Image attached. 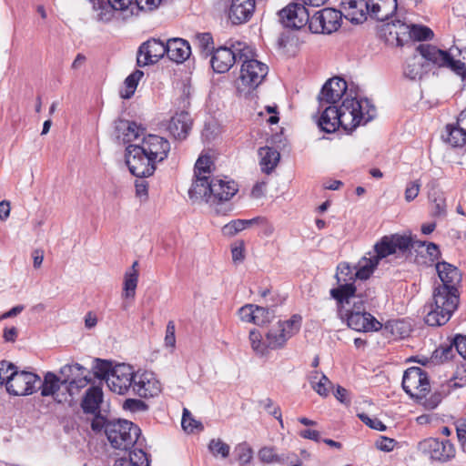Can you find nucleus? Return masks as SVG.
<instances>
[{
	"label": "nucleus",
	"instance_id": "nucleus-11",
	"mask_svg": "<svg viewBox=\"0 0 466 466\" xmlns=\"http://www.w3.org/2000/svg\"><path fill=\"white\" fill-rule=\"evenodd\" d=\"M95 18L98 22L108 23L116 15L124 16L131 14L130 0H89Z\"/></svg>",
	"mask_w": 466,
	"mask_h": 466
},
{
	"label": "nucleus",
	"instance_id": "nucleus-4",
	"mask_svg": "<svg viewBox=\"0 0 466 466\" xmlns=\"http://www.w3.org/2000/svg\"><path fill=\"white\" fill-rule=\"evenodd\" d=\"M374 292L370 289L360 291L351 298L352 308L345 313L347 325L358 332H373L382 328V324L370 312L367 306L371 304Z\"/></svg>",
	"mask_w": 466,
	"mask_h": 466
},
{
	"label": "nucleus",
	"instance_id": "nucleus-17",
	"mask_svg": "<svg viewBox=\"0 0 466 466\" xmlns=\"http://www.w3.org/2000/svg\"><path fill=\"white\" fill-rule=\"evenodd\" d=\"M303 3H291L279 12L282 25L289 29H300L310 24V15Z\"/></svg>",
	"mask_w": 466,
	"mask_h": 466
},
{
	"label": "nucleus",
	"instance_id": "nucleus-21",
	"mask_svg": "<svg viewBox=\"0 0 466 466\" xmlns=\"http://www.w3.org/2000/svg\"><path fill=\"white\" fill-rule=\"evenodd\" d=\"M161 385L155 374L150 371H136L132 393L141 398H149L157 395Z\"/></svg>",
	"mask_w": 466,
	"mask_h": 466
},
{
	"label": "nucleus",
	"instance_id": "nucleus-44",
	"mask_svg": "<svg viewBox=\"0 0 466 466\" xmlns=\"http://www.w3.org/2000/svg\"><path fill=\"white\" fill-rule=\"evenodd\" d=\"M138 283V276L136 274H124L122 297L125 299H135Z\"/></svg>",
	"mask_w": 466,
	"mask_h": 466
},
{
	"label": "nucleus",
	"instance_id": "nucleus-64",
	"mask_svg": "<svg viewBox=\"0 0 466 466\" xmlns=\"http://www.w3.org/2000/svg\"><path fill=\"white\" fill-rule=\"evenodd\" d=\"M258 458L261 461L271 463L278 461V456L272 447H263L258 451Z\"/></svg>",
	"mask_w": 466,
	"mask_h": 466
},
{
	"label": "nucleus",
	"instance_id": "nucleus-60",
	"mask_svg": "<svg viewBox=\"0 0 466 466\" xmlns=\"http://www.w3.org/2000/svg\"><path fill=\"white\" fill-rule=\"evenodd\" d=\"M176 328L173 321H168L166 328L165 346L173 350L176 346Z\"/></svg>",
	"mask_w": 466,
	"mask_h": 466
},
{
	"label": "nucleus",
	"instance_id": "nucleus-50",
	"mask_svg": "<svg viewBox=\"0 0 466 466\" xmlns=\"http://www.w3.org/2000/svg\"><path fill=\"white\" fill-rule=\"evenodd\" d=\"M181 426L187 432H193L195 430L201 431L204 426L200 421L196 420L187 409H184L181 420Z\"/></svg>",
	"mask_w": 466,
	"mask_h": 466
},
{
	"label": "nucleus",
	"instance_id": "nucleus-34",
	"mask_svg": "<svg viewBox=\"0 0 466 466\" xmlns=\"http://www.w3.org/2000/svg\"><path fill=\"white\" fill-rule=\"evenodd\" d=\"M210 193L211 180L207 176L196 175V180L188 190L189 198L195 201L203 200L210 204Z\"/></svg>",
	"mask_w": 466,
	"mask_h": 466
},
{
	"label": "nucleus",
	"instance_id": "nucleus-41",
	"mask_svg": "<svg viewBox=\"0 0 466 466\" xmlns=\"http://www.w3.org/2000/svg\"><path fill=\"white\" fill-rule=\"evenodd\" d=\"M257 221L258 219H255V218L251 219H234L223 227L222 232L225 236L233 237L238 232L255 226Z\"/></svg>",
	"mask_w": 466,
	"mask_h": 466
},
{
	"label": "nucleus",
	"instance_id": "nucleus-39",
	"mask_svg": "<svg viewBox=\"0 0 466 466\" xmlns=\"http://www.w3.org/2000/svg\"><path fill=\"white\" fill-rule=\"evenodd\" d=\"M446 131V141L452 147H461L466 144V129L461 126L448 125Z\"/></svg>",
	"mask_w": 466,
	"mask_h": 466
},
{
	"label": "nucleus",
	"instance_id": "nucleus-57",
	"mask_svg": "<svg viewBox=\"0 0 466 466\" xmlns=\"http://www.w3.org/2000/svg\"><path fill=\"white\" fill-rule=\"evenodd\" d=\"M420 186L421 184L419 179L410 181L409 183H407L404 193L405 200L407 202H411L418 197Z\"/></svg>",
	"mask_w": 466,
	"mask_h": 466
},
{
	"label": "nucleus",
	"instance_id": "nucleus-1",
	"mask_svg": "<svg viewBox=\"0 0 466 466\" xmlns=\"http://www.w3.org/2000/svg\"><path fill=\"white\" fill-rule=\"evenodd\" d=\"M375 116L376 108L369 99L346 97L339 107L327 106L318 119V126L326 133H333L340 127L349 132L371 121Z\"/></svg>",
	"mask_w": 466,
	"mask_h": 466
},
{
	"label": "nucleus",
	"instance_id": "nucleus-27",
	"mask_svg": "<svg viewBox=\"0 0 466 466\" xmlns=\"http://www.w3.org/2000/svg\"><path fill=\"white\" fill-rule=\"evenodd\" d=\"M192 126V119L187 111L176 113L169 120L167 130L176 139H185Z\"/></svg>",
	"mask_w": 466,
	"mask_h": 466
},
{
	"label": "nucleus",
	"instance_id": "nucleus-46",
	"mask_svg": "<svg viewBox=\"0 0 466 466\" xmlns=\"http://www.w3.org/2000/svg\"><path fill=\"white\" fill-rule=\"evenodd\" d=\"M450 388H462L466 386V360L458 363L452 378L449 381Z\"/></svg>",
	"mask_w": 466,
	"mask_h": 466
},
{
	"label": "nucleus",
	"instance_id": "nucleus-25",
	"mask_svg": "<svg viewBox=\"0 0 466 466\" xmlns=\"http://www.w3.org/2000/svg\"><path fill=\"white\" fill-rule=\"evenodd\" d=\"M238 185L233 180L213 177L211 179L210 204L228 201L238 192Z\"/></svg>",
	"mask_w": 466,
	"mask_h": 466
},
{
	"label": "nucleus",
	"instance_id": "nucleus-56",
	"mask_svg": "<svg viewBox=\"0 0 466 466\" xmlns=\"http://www.w3.org/2000/svg\"><path fill=\"white\" fill-rule=\"evenodd\" d=\"M331 381L325 374H321L319 380L316 384H313V390L320 396L326 397L329 393L331 388Z\"/></svg>",
	"mask_w": 466,
	"mask_h": 466
},
{
	"label": "nucleus",
	"instance_id": "nucleus-43",
	"mask_svg": "<svg viewBox=\"0 0 466 466\" xmlns=\"http://www.w3.org/2000/svg\"><path fill=\"white\" fill-rule=\"evenodd\" d=\"M92 370L96 378L105 380L107 383V378L112 374L114 366L109 360L95 359Z\"/></svg>",
	"mask_w": 466,
	"mask_h": 466
},
{
	"label": "nucleus",
	"instance_id": "nucleus-63",
	"mask_svg": "<svg viewBox=\"0 0 466 466\" xmlns=\"http://www.w3.org/2000/svg\"><path fill=\"white\" fill-rule=\"evenodd\" d=\"M396 444L397 441L394 439H390L385 436L380 437V439H378L375 443L377 449L386 452L391 451Z\"/></svg>",
	"mask_w": 466,
	"mask_h": 466
},
{
	"label": "nucleus",
	"instance_id": "nucleus-2",
	"mask_svg": "<svg viewBox=\"0 0 466 466\" xmlns=\"http://www.w3.org/2000/svg\"><path fill=\"white\" fill-rule=\"evenodd\" d=\"M126 151V163L130 172L144 178L152 176L157 164L167 157L170 143L163 137L149 134L139 144L128 145Z\"/></svg>",
	"mask_w": 466,
	"mask_h": 466
},
{
	"label": "nucleus",
	"instance_id": "nucleus-12",
	"mask_svg": "<svg viewBox=\"0 0 466 466\" xmlns=\"http://www.w3.org/2000/svg\"><path fill=\"white\" fill-rule=\"evenodd\" d=\"M342 12L333 8H323L310 18L309 30L315 34H331L341 25Z\"/></svg>",
	"mask_w": 466,
	"mask_h": 466
},
{
	"label": "nucleus",
	"instance_id": "nucleus-61",
	"mask_svg": "<svg viewBox=\"0 0 466 466\" xmlns=\"http://www.w3.org/2000/svg\"><path fill=\"white\" fill-rule=\"evenodd\" d=\"M255 219H258L255 226H258L260 228L263 236L270 237L274 233L275 228L273 224L270 223L266 218L256 217Z\"/></svg>",
	"mask_w": 466,
	"mask_h": 466
},
{
	"label": "nucleus",
	"instance_id": "nucleus-23",
	"mask_svg": "<svg viewBox=\"0 0 466 466\" xmlns=\"http://www.w3.org/2000/svg\"><path fill=\"white\" fill-rule=\"evenodd\" d=\"M342 15L353 24H361L370 16V0H342Z\"/></svg>",
	"mask_w": 466,
	"mask_h": 466
},
{
	"label": "nucleus",
	"instance_id": "nucleus-58",
	"mask_svg": "<svg viewBox=\"0 0 466 466\" xmlns=\"http://www.w3.org/2000/svg\"><path fill=\"white\" fill-rule=\"evenodd\" d=\"M396 26V19L391 20L390 22H387L381 26V33L384 35L386 41L391 45H396V41L394 38V33L397 32L395 29Z\"/></svg>",
	"mask_w": 466,
	"mask_h": 466
},
{
	"label": "nucleus",
	"instance_id": "nucleus-5",
	"mask_svg": "<svg viewBox=\"0 0 466 466\" xmlns=\"http://www.w3.org/2000/svg\"><path fill=\"white\" fill-rule=\"evenodd\" d=\"M459 304L458 289L436 287L433 291V305L424 319L429 326L437 327L447 323Z\"/></svg>",
	"mask_w": 466,
	"mask_h": 466
},
{
	"label": "nucleus",
	"instance_id": "nucleus-29",
	"mask_svg": "<svg viewBox=\"0 0 466 466\" xmlns=\"http://www.w3.org/2000/svg\"><path fill=\"white\" fill-rule=\"evenodd\" d=\"M436 270L441 281V284L439 285L440 287L457 289V285L461 280V275L456 267L443 261L437 263Z\"/></svg>",
	"mask_w": 466,
	"mask_h": 466
},
{
	"label": "nucleus",
	"instance_id": "nucleus-32",
	"mask_svg": "<svg viewBox=\"0 0 466 466\" xmlns=\"http://www.w3.org/2000/svg\"><path fill=\"white\" fill-rule=\"evenodd\" d=\"M103 390L98 386H92L86 391L81 408L86 414H96L100 412V406L103 402Z\"/></svg>",
	"mask_w": 466,
	"mask_h": 466
},
{
	"label": "nucleus",
	"instance_id": "nucleus-14",
	"mask_svg": "<svg viewBox=\"0 0 466 466\" xmlns=\"http://www.w3.org/2000/svg\"><path fill=\"white\" fill-rule=\"evenodd\" d=\"M402 388L411 398H421L430 391L427 373L420 367L407 369L402 378Z\"/></svg>",
	"mask_w": 466,
	"mask_h": 466
},
{
	"label": "nucleus",
	"instance_id": "nucleus-48",
	"mask_svg": "<svg viewBox=\"0 0 466 466\" xmlns=\"http://www.w3.org/2000/svg\"><path fill=\"white\" fill-rule=\"evenodd\" d=\"M434 36L433 31L422 25H410V39L417 41L431 40Z\"/></svg>",
	"mask_w": 466,
	"mask_h": 466
},
{
	"label": "nucleus",
	"instance_id": "nucleus-20",
	"mask_svg": "<svg viewBox=\"0 0 466 466\" xmlns=\"http://www.w3.org/2000/svg\"><path fill=\"white\" fill-rule=\"evenodd\" d=\"M347 82L340 77H332L329 79L322 86L319 96V110L326 107V105L334 106L346 94Z\"/></svg>",
	"mask_w": 466,
	"mask_h": 466
},
{
	"label": "nucleus",
	"instance_id": "nucleus-47",
	"mask_svg": "<svg viewBox=\"0 0 466 466\" xmlns=\"http://www.w3.org/2000/svg\"><path fill=\"white\" fill-rule=\"evenodd\" d=\"M213 44V37L210 33H200L196 35V45L206 56L215 51Z\"/></svg>",
	"mask_w": 466,
	"mask_h": 466
},
{
	"label": "nucleus",
	"instance_id": "nucleus-53",
	"mask_svg": "<svg viewBox=\"0 0 466 466\" xmlns=\"http://www.w3.org/2000/svg\"><path fill=\"white\" fill-rule=\"evenodd\" d=\"M236 452L238 454V460L241 464H248L253 458V450L247 442H241L237 445Z\"/></svg>",
	"mask_w": 466,
	"mask_h": 466
},
{
	"label": "nucleus",
	"instance_id": "nucleus-28",
	"mask_svg": "<svg viewBox=\"0 0 466 466\" xmlns=\"http://www.w3.org/2000/svg\"><path fill=\"white\" fill-rule=\"evenodd\" d=\"M370 16L381 22L391 19L397 13V0H370Z\"/></svg>",
	"mask_w": 466,
	"mask_h": 466
},
{
	"label": "nucleus",
	"instance_id": "nucleus-6",
	"mask_svg": "<svg viewBox=\"0 0 466 466\" xmlns=\"http://www.w3.org/2000/svg\"><path fill=\"white\" fill-rule=\"evenodd\" d=\"M354 273L355 268L350 267L347 262L339 263L337 267L335 277L338 288L330 290V296L341 306L350 304L351 298H355L360 291H362L360 288L355 285L357 279Z\"/></svg>",
	"mask_w": 466,
	"mask_h": 466
},
{
	"label": "nucleus",
	"instance_id": "nucleus-36",
	"mask_svg": "<svg viewBox=\"0 0 466 466\" xmlns=\"http://www.w3.org/2000/svg\"><path fill=\"white\" fill-rule=\"evenodd\" d=\"M259 165L264 173L269 174L278 165L280 154L274 147H262L258 149Z\"/></svg>",
	"mask_w": 466,
	"mask_h": 466
},
{
	"label": "nucleus",
	"instance_id": "nucleus-59",
	"mask_svg": "<svg viewBox=\"0 0 466 466\" xmlns=\"http://www.w3.org/2000/svg\"><path fill=\"white\" fill-rule=\"evenodd\" d=\"M360 420L371 429L383 431L386 430V426L377 418H370L365 413L359 414Z\"/></svg>",
	"mask_w": 466,
	"mask_h": 466
},
{
	"label": "nucleus",
	"instance_id": "nucleus-15",
	"mask_svg": "<svg viewBox=\"0 0 466 466\" xmlns=\"http://www.w3.org/2000/svg\"><path fill=\"white\" fill-rule=\"evenodd\" d=\"M255 53L251 47V56L243 57L240 69V80L243 85L251 89L261 84L268 74V66L254 58Z\"/></svg>",
	"mask_w": 466,
	"mask_h": 466
},
{
	"label": "nucleus",
	"instance_id": "nucleus-45",
	"mask_svg": "<svg viewBox=\"0 0 466 466\" xmlns=\"http://www.w3.org/2000/svg\"><path fill=\"white\" fill-rule=\"evenodd\" d=\"M249 341L252 350L258 355H265L268 351L267 339H262V335L257 329H251L249 331Z\"/></svg>",
	"mask_w": 466,
	"mask_h": 466
},
{
	"label": "nucleus",
	"instance_id": "nucleus-13",
	"mask_svg": "<svg viewBox=\"0 0 466 466\" xmlns=\"http://www.w3.org/2000/svg\"><path fill=\"white\" fill-rule=\"evenodd\" d=\"M59 373L62 383L66 385V390L71 397L87 386L91 380L88 370L79 363L66 364L60 369Z\"/></svg>",
	"mask_w": 466,
	"mask_h": 466
},
{
	"label": "nucleus",
	"instance_id": "nucleus-26",
	"mask_svg": "<svg viewBox=\"0 0 466 466\" xmlns=\"http://www.w3.org/2000/svg\"><path fill=\"white\" fill-rule=\"evenodd\" d=\"M256 0H231L228 8V18L234 25L248 22L255 10Z\"/></svg>",
	"mask_w": 466,
	"mask_h": 466
},
{
	"label": "nucleus",
	"instance_id": "nucleus-33",
	"mask_svg": "<svg viewBox=\"0 0 466 466\" xmlns=\"http://www.w3.org/2000/svg\"><path fill=\"white\" fill-rule=\"evenodd\" d=\"M141 131L135 122L124 119H118L115 122L116 137L124 144L137 139Z\"/></svg>",
	"mask_w": 466,
	"mask_h": 466
},
{
	"label": "nucleus",
	"instance_id": "nucleus-52",
	"mask_svg": "<svg viewBox=\"0 0 466 466\" xmlns=\"http://www.w3.org/2000/svg\"><path fill=\"white\" fill-rule=\"evenodd\" d=\"M428 394H423V397L416 398L415 400L425 409L433 410L441 403L442 396L439 392L431 393L429 397Z\"/></svg>",
	"mask_w": 466,
	"mask_h": 466
},
{
	"label": "nucleus",
	"instance_id": "nucleus-37",
	"mask_svg": "<svg viewBox=\"0 0 466 466\" xmlns=\"http://www.w3.org/2000/svg\"><path fill=\"white\" fill-rule=\"evenodd\" d=\"M114 466H149L147 453L141 449L129 451L128 458L122 457L115 461Z\"/></svg>",
	"mask_w": 466,
	"mask_h": 466
},
{
	"label": "nucleus",
	"instance_id": "nucleus-55",
	"mask_svg": "<svg viewBox=\"0 0 466 466\" xmlns=\"http://www.w3.org/2000/svg\"><path fill=\"white\" fill-rule=\"evenodd\" d=\"M211 158L208 156H200L195 164V175L206 176L210 172Z\"/></svg>",
	"mask_w": 466,
	"mask_h": 466
},
{
	"label": "nucleus",
	"instance_id": "nucleus-42",
	"mask_svg": "<svg viewBox=\"0 0 466 466\" xmlns=\"http://www.w3.org/2000/svg\"><path fill=\"white\" fill-rule=\"evenodd\" d=\"M161 0H130L131 14L127 16L123 15H116L114 19L127 20L131 17L138 9L141 10H153L158 6Z\"/></svg>",
	"mask_w": 466,
	"mask_h": 466
},
{
	"label": "nucleus",
	"instance_id": "nucleus-40",
	"mask_svg": "<svg viewBox=\"0 0 466 466\" xmlns=\"http://www.w3.org/2000/svg\"><path fill=\"white\" fill-rule=\"evenodd\" d=\"M379 261L372 256L369 258H363L357 266H355V277L358 279L365 280L370 278L373 270L378 266Z\"/></svg>",
	"mask_w": 466,
	"mask_h": 466
},
{
	"label": "nucleus",
	"instance_id": "nucleus-35",
	"mask_svg": "<svg viewBox=\"0 0 466 466\" xmlns=\"http://www.w3.org/2000/svg\"><path fill=\"white\" fill-rule=\"evenodd\" d=\"M420 57L417 56H413L407 59L404 69H403V75L405 77L410 79V80H420L423 76L424 74H426L429 69V64H425L422 59L427 61L420 54Z\"/></svg>",
	"mask_w": 466,
	"mask_h": 466
},
{
	"label": "nucleus",
	"instance_id": "nucleus-62",
	"mask_svg": "<svg viewBox=\"0 0 466 466\" xmlns=\"http://www.w3.org/2000/svg\"><path fill=\"white\" fill-rule=\"evenodd\" d=\"M255 306L248 304L238 309V316L242 321L254 323Z\"/></svg>",
	"mask_w": 466,
	"mask_h": 466
},
{
	"label": "nucleus",
	"instance_id": "nucleus-8",
	"mask_svg": "<svg viewBox=\"0 0 466 466\" xmlns=\"http://www.w3.org/2000/svg\"><path fill=\"white\" fill-rule=\"evenodd\" d=\"M211 66L216 73L228 72L234 63L240 62L243 57L251 56V47L245 43L238 42L232 47L220 46L212 54Z\"/></svg>",
	"mask_w": 466,
	"mask_h": 466
},
{
	"label": "nucleus",
	"instance_id": "nucleus-22",
	"mask_svg": "<svg viewBox=\"0 0 466 466\" xmlns=\"http://www.w3.org/2000/svg\"><path fill=\"white\" fill-rule=\"evenodd\" d=\"M165 55H167V43L153 38L140 46L137 63L139 66H145L157 63Z\"/></svg>",
	"mask_w": 466,
	"mask_h": 466
},
{
	"label": "nucleus",
	"instance_id": "nucleus-19",
	"mask_svg": "<svg viewBox=\"0 0 466 466\" xmlns=\"http://www.w3.org/2000/svg\"><path fill=\"white\" fill-rule=\"evenodd\" d=\"M411 247L410 238L398 234L384 236L374 245L375 255L373 256L378 261L395 254L398 251L404 252Z\"/></svg>",
	"mask_w": 466,
	"mask_h": 466
},
{
	"label": "nucleus",
	"instance_id": "nucleus-10",
	"mask_svg": "<svg viewBox=\"0 0 466 466\" xmlns=\"http://www.w3.org/2000/svg\"><path fill=\"white\" fill-rule=\"evenodd\" d=\"M40 385V377L30 371L14 369L6 381V390L14 396H27L35 393Z\"/></svg>",
	"mask_w": 466,
	"mask_h": 466
},
{
	"label": "nucleus",
	"instance_id": "nucleus-49",
	"mask_svg": "<svg viewBox=\"0 0 466 466\" xmlns=\"http://www.w3.org/2000/svg\"><path fill=\"white\" fill-rule=\"evenodd\" d=\"M396 26L397 27H395V29H397V32H393L396 46H402L404 42L410 39V25H408L400 19H396Z\"/></svg>",
	"mask_w": 466,
	"mask_h": 466
},
{
	"label": "nucleus",
	"instance_id": "nucleus-9",
	"mask_svg": "<svg viewBox=\"0 0 466 466\" xmlns=\"http://www.w3.org/2000/svg\"><path fill=\"white\" fill-rule=\"evenodd\" d=\"M301 326V317L298 314L287 320H279L265 333L268 350L282 349L287 341L297 334Z\"/></svg>",
	"mask_w": 466,
	"mask_h": 466
},
{
	"label": "nucleus",
	"instance_id": "nucleus-16",
	"mask_svg": "<svg viewBox=\"0 0 466 466\" xmlns=\"http://www.w3.org/2000/svg\"><path fill=\"white\" fill-rule=\"evenodd\" d=\"M135 370L125 363L116 364L112 374L107 378V386L111 391L119 395L132 392Z\"/></svg>",
	"mask_w": 466,
	"mask_h": 466
},
{
	"label": "nucleus",
	"instance_id": "nucleus-7",
	"mask_svg": "<svg viewBox=\"0 0 466 466\" xmlns=\"http://www.w3.org/2000/svg\"><path fill=\"white\" fill-rule=\"evenodd\" d=\"M140 430L126 420H112L106 426V437L112 447L127 451L137 442Z\"/></svg>",
	"mask_w": 466,
	"mask_h": 466
},
{
	"label": "nucleus",
	"instance_id": "nucleus-3",
	"mask_svg": "<svg viewBox=\"0 0 466 466\" xmlns=\"http://www.w3.org/2000/svg\"><path fill=\"white\" fill-rule=\"evenodd\" d=\"M416 51L427 62L439 68H448L461 76H466V47L453 46L449 50H442L430 44H420Z\"/></svg>",
	"mask_w": 466,
	"mask_h": 466
},
{
	"label": "nucleus",
	"instance_id": "nucleus-38",
	"mask_svg": "<svg viewBox=\"0 0 466 466\" xmlns=\"http://www.w3.org/2000/svg\"><path fill=\"white\" fill-rule=\"evenodd\" d=\"M144 72L141 70H135L124 81V86L119 91V96L123 99H129L135 94L138 82L143 77Z\"/></svg>",
	"mask_w": 466,
	"mask_h": 466
},
{
	"label": "nucleus",
	"instance_id": "nucleus-18",
	"mask_svg": "<svg viewBox=\"0 0 466 466\" xmlns=\"http://www.w3.org/2000/svg\"><path fill=\"white\" fill-rule=\"evenodd\" d=\"M418 450L431 460L445 462L455 456L453 444L446 440L441 441L436 438H428L419 442Z\"/></svg>",
	"mask_w": 466,
	"mask_h": 466
},
{
	"label": "nucleus",
	"instance_id": "nucleus-31",
	"mask_svg": "<svg viewBox=\"0 0 466 466\" xmlns=\"http://www.w3.org/2000/svg\"><path fill=\"white\" fill-rule=\"evenodd\" d=\"M62 385H65V383H62V380L55 373L49 371L46 373L43 380H40L38 390H41L42 396H52L56 402L62 403L66 401V398L62 399L59 397L58 390Z\"/></svg>",
	"mask_w": 466,
	"mask_h": 466
},
{
	"label": "nucleus",
	"instance_id": "nucleus-51",
	"mask_svg": "<svg viewBox=\"0 0 466 466\" xmlns=\"http://www.w3.org/2000/svg\"><path fill=\"white\" fill-rule=\"evenodd\" d=\"M273 318V310H270L268 308L255 306L254 324L258 326H264L267 323H269Z\"/></svg>",
	"mask_w": 466,
	"mask_h": 466
},
{
	"label": "nucleus",
	"instance_id": "nucleus-24",
	"mask_svg": "<svg viewBox=\"0 0 466 466\" xmlns=\"http://www.w3.org/2000/svg\"><path fill=\"white\" fill-rule=\"evenodd\" d=\"M455 353L466 360V336L456 335L450 344L441 345L434 350L432 359L436 362H444L455 357Z\"/></svg>",
	"mask_w": 466,
	"mask_h": 466
},
{
	"label": "nucleus",
	"instance_id": "nucleus-54",
	"mask_svg": "<svg viewBox=\"0 0 466 466\" xmlns=\"http://www.w3.org/2000/svg\"><path fill=\"white\" fill-rule=\"evenodd\" d=\"M208 449L214 455L220 454L223 458H227L229 454L230 447L220 439H212L209 441Z\"/></svg>",
	"mask_w": 466,
	"mask_h": 466
},
{
	"label": "nucleus",
	"instance_id": "nucleus-30",
	"mask_svg": "<svg viewBox=\"0 0 466 466\" xmlns=\"http://www.w3.org/2000/svg\"><path fill=\"white\" fill-rule=\"evenodd\" d=\"M191 55V47L187 41L182 38H172L167 42V56L176 62L183 63Z\"/></svg>",
	"mask_w": 466,
	"mask_h": 466
}]
</instances>
